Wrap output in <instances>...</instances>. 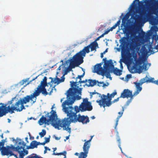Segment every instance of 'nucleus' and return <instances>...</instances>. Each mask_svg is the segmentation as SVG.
Instances as JSON below:
<instances>
[{"label":"nucleus","instance_id":"obj_1","mask_svg":"<svg viewBox=\"0 0 158 158\" xmlns=\"http://www.w3.org/2000/svg\"><path fill=\"white\" fill-rule=\"evenodd\" d=\"M72 89H70L69 91ZM72 91H70L67 95V99L62 104V110L66 114L68 117L65 118L62 120H58L56 112L55 110H52L50 112V124H51L55 128L58 130L60 129L62 127L63 130L68 131V132L71 131V128H69L71 123H73L72 121V118L70 117L71 113L69 108V105L74 102V96H73Z\"/></svg>","mask_w":158,"mask_h":158},{"label":"nucleus","instance_id":"obj_2","mask_svg":"<svg viewBox=\"0 0 158 158\" xmlns=\"http://www.w3.org/2000/svg\"><path fill=\"white\" fill-rule=\"evenodd\" d=\"M6 139H2L0 142V151H1L2 155L9 156H14L16 158H21L20 157L19 151L23 152L24 148H25L26 143L21 139L17 138L16 143H17V146L16 147L12 144L5 147L4 145Z\"/></svg>","mask_w":158,"mask_h":158},{"label":"nucleus","instance_id":"obj_3","mask_svg":"<svg viewBox=\"0 0 158 158\" xmlns=\"http://www.w3.org/2000/svg\"><path fill=\"white\" fill-rule=\"evenodd\" d=\"M73 104L69 105V108L71 113L70 116L72 118V120L73 123L79 122L84 124L89 123V120L87 116L81 115L79 114H77L80 112V110L82 112L86 110H91L93 109V107L91 106V103H82L81 105L79 106V107L76 106L74 108L72 106Z\"/></svg>","mask_w":158,"mask_h":158},{"label":"nucleus","instance_id":"obj_4","mask_svg":"<svg viewBox=\"0 0 158 158\" xmlns=\"http://www.w3.org/2000/svg\"><path fill=\"white\" fill-rule=\"evenodd\" d=\"M102 63H100L96 64L94 67V73L101 75L102 76L105 75L107 78H109L110 80L112 77L110 76V73H113L114 74L117 76H120L122 74V70L114 68L113 63L112 60H109L107 63H105L106 67L105 70L102 67Z\"/></svg>","mask_w":158,"mask_h":158},{"label":"nucleus","instance_id":"obj_5","mask_svg":"<svg viewBox=\"0 0 158 158\" xmlns=\"http://www.w3.org/2000/svg\"><path fill=\"white\" fill-rule=\"evenodd\" d=\"M77 80L75 82L73 81H70V83L71 88H70L68 89V90H67V92L66 94V95L67 96V94L69 93V92L70 91H69L70 89V88L72 89L70 91H72V93H73V96L74 97V102L76 99L78 100L81 99V97L79 96V95H81V88H79V89H78L76 88V87H76L77 86Z\"/></svg>","mask_w":158,"mask_h":158},{"label":"nucleus","instance_id":"obj_6","mask_svg":"<svg viewBox=\"0 0 158 158\" xmlns=\"http://www.w3.org/2000/svg\"><path fill=\"white\" fill-rule=\"evenodd\" d=\"M83 55L79 52L76 54L73 57V60L70 62V65L73 68H75V66H77L78 65L83 63Z\"/></svg>","mask_w":158,"mask_h":158},{"label":"nucleus","instance_id":"obj_7","mask_svg":"<svg viewBox=\"0 0 158 158\" xmlns=\"http://www.w3.org/2000/svg\"><path fill=\"white\" fill-rule=\"evenodd\" d=\"M117 94L116 92L115 91L114 92L110 94V97L109 98V101H106L107 97L106 95L102 94L103 98H102V100H97L96 102L98 103L101 107L103 106L104 107L105 106H109L112 104L111 101V98H113Z\"/></svg>","mask_w":158,"mask_h":158},{"label":"nucleus","instance_id":"obj_8","mask_svg":"<svg viewBox=\"0 0 158 158\" xmlns=\"http://www.w3.org/2000/svg\"><path fill=\"white\" fill-rule=\"evenodd\" d=\"M59 73V72L57 71L56 73V77L54 78H52L50 77V79H51V81L50 82V87H52V89L50 91V94L53 92V90H54L56 91V89L55 88V86L61 82H63L64 81L65 78L63 76L61 77V79L57 77V75Z\"/></svg>","mask_w":158,"mask_h":158},{"label":"nucleus","instance_id":"obj_9","mask_svg":"<svg viewBox=\"0 0 158 158\" xmlns=\"http://www.w3.org/2000/svg\"><path fill=\"white\" fill-rule=\"evenodd\" d=\"M93 137V136H91L90 139L88 140H86V139L84 140V141L85 142L83 147L84 152H80V155L79 157V158H86L87 156L89 149L90 147V142L91 141Z\"/></svg>","mask_w":158,"mask_h":158},{"label":"nucleus","instance_id":"obj_10","mask_svg":"<svg viewBox=\"0 0 158 158\" xmlns=\"http://www.w3.org/2000/svg\"><path fill=\"white\" fill-rule=\"evenodd\" d=\"M36 99L37 98L34 92L30 95L26 96L22 98H20L23 105L28 103L30 100L32 102V103H34L36 102Z\"/></svg>","mask_w":158,"mask_h":158},{"label":"nucleus","instance_id":"obj_11","mask_svg":"<svg viewBox=\"0 0 158 158\" xmlns=\"http://www.w3.org/2000/svg\"><path fill=\"white\" fill-rule=\"evenodd\" d=\"M46 86L42 85H39L36 88V89L35 90L34 93L37 97L39 96L40 93L46 96L48 94V93L46 90L45 88V87Z\"/></svg>","mask_w":158,"mask_h":158},{"label":"nucleus","instance_id":"obj_12","mask_svg":"<svg viewBox=\"0 0 158 158\" xmlns=\"http://www.w3.org/2000/svg\"><path fill=\"white\" fill-rule=\"evenodd\" d=\"M154 10L152 9H150L148 13L143 11L142 13L140 14V18L141 19L144 20H152L153 17L152 14Z\"/></svg>","mask_w":158,"mask_h":158},{"label":"nucleus","instance_id":"obj_13","mask_svg":"<svg viewBox=\"0 0 158 158\" xmlns=\"http://www.w3.org/2000/svg\"><path fill=\"white\" fill-rule=\"evenodd\" d=\"M141 44L138 41H134L132 40V42L130 44V48L132 51L136 50L138 51L140 50Z\"/></svg>","mask_w":158,"mask_h":158},{"label":"nucleus","instance_id":"obj_14","mask_svg":"<svg viewBox=\"0 0 158 158\" xmlns=\"http://www.w3.org/2000/svg\"><path fill=\"white\" fill-rule=\"evenodd\" d=\"M134 96V94H132V91H130L129 89H124L123 92L121 94L120 98H129L133 97Z\"/></svg>","mask_w":158,"mask_h":158},{"label":"nucleus","instance_id":"obj_15","mask_svg":"<svg viewBox=\"0 0 158 158\" xmlns=\"http://www.w3.org/2000/svg\"><path fill=\"white\" fill-rule=\"evenodd\" d=\"M19 152L20 153V157L21 158H24V156L27 155L28 153V151L26 150L25 148H24L23 152L19 151ZM32 155H34V156H32L31 155H29L27 156L26 158H39V156L36 154L33 153Z\"/></svg>","mask_w":158,"mask_h":158},{"label":"nucleus","instance_id":"obj_16","mask_svg":"<svg viewBox=\"0 0 158 158\" xmlns=\"http://www.w3.org/2000/svg\"><path fill=\"white\" fill-rule=\"evenodd\" d=\"M13 107L15 108V110L19 112L22 111L23 109H25L20 99L15 103L14 106L13 105Z\"/></svg>","mask_w":158,"mask_h":158},{"label":"nucleus","instance_id":"obj_17","mask_svg":"<svg viewBox=\"0 0 158 158\" xmlns=\"http://www.w3.org/2000/svg\"><path fill=\"white\" fill-rule=\"evenodd\" d=\"M126 37H124L119 40L121 44V48L123 51H125L126 49L127 43L126 41Z\"/></svg>","mask_w":158,"mask_h":158},{"label":"nucleus","instance_id":"obj_18","mask_svg":"<svg viewBox=\"0 0 158 158\" xmlns=\"http://www.w3.org/2000/svg\"><path fill=\"white\" fill-rule=\"evenodd\" d=\"M134 83L135 85L136 89V91L134 93V95L135 96L141 91L142 87L141 86L142 85L139 82H134Z\"/></svg>","mask_w":158,"mask_h":158},{"label":"nucleus","instance_id":"obj_19","mask_svg":"<svg viewBox=\"0 0 158 158\" xmlns=\"http://www.w3.org/2000/svg\"><path fill=\"white\" fill-rule=\"evenodd\" d=\"M8 111L6 108V105L2 103V105L0 106V117L6 115Z\"/></svg>","mask_w":158,"mask_h":158},{"label":"nucleus","instance_id":"obj_20","mask_svg":"<svg viewBox=\"0 0 158 158\" xmlns=\"http://www.w3.org/2000/svg\"><path fill=\"white\" fill-rule=\"evenodd\" d=\"M49 121V118L47 119L46 117H44L43 115L42 116L41 118L38 121V123L40 125L43 124L44 123L45 124H49L48 122Z\"/></svg>","mask_w":158,"mask_h":158},{"label":"nucleus","instance_id":"obj_21","mask_svg":"<svg viewBox=\"0 0 158 158\" xmlns=\"http://www.w3.org/2000/svg\"><path fill=\"white\" fill-rule=\"evenodd\" d=\"M134 59L135 63V66L137 68H139V66H141V65L143 63V60L142 58L137 59V55L136 54L134 57Z\"/></svg>","mask_w":158,"mask_h":158},{"label":"nucleus","instance_id":"obj_22","mask_svg":"<svg viewBox=\"0 0 158 158\" xmlns=\"http://www.w3.org/2000/svg\"><path fill=\"white\" fill-rule=\"evenodd\" d=\"M4 105H6V110H7L8 113H10V114H12L14 112V111L15 108L13 107V104H12L11 106L9 105L7 107H6L7 105L6 104H5Z\"/></svg>","mask_w":158,"mask_h":158},{"label":"nucleus","instance_id":"obj_23","mask_svg":"<svg viewBox=\"0 0 158 158\" xmlns=\"http://www.w3.org/2000/svg\"><path fill=\"white\" fill-rule=\"evenodd\" d=\"M91 48V51H92L94 50L96 51L97 48H98V43H95L94 42L91 43L89 45Z\"/></svg>","mask_w":158,"mask_h":158},{"label":"nucleus","instance_id":"obj_24","mask_svg":"<svg viewBox=\"0 0 158 158\" xmlns=\"http://www.w3.org/2000/svg\"><path fill=\"white\" fill-rule=\"evenodd\" d=\"M53 153L52 154V155H58V156L60 155H62L64 156V158H66V154H67V152L66 151H64L63 152L56 153L55 152V151L56 150L57 148H53Z\"/></svg>","mask_w":158,"mask_h":158},{"label":"nucleus","instance_id":"obj_25","mask_svg":"<svg viewBox=\"0 0 158 158\" xmlns=\"http://www.w3.org/2000/svg\"><path fill=\"white\" fill-rule=\"evenodd\" d=\"M88 82L89 84H85V85H86L88 87H89L90 86L93 87L97 83V81L90 79L88 80Z\"/></svg>","mask_w":158,"mask_h":158},{"label":"nucleus","instance_id":"obj_26","mask_svg":"<svg viewBox=\"0 0 158 158\" xmlns=\"http://www.w3.org/2000/svg\"><path fill=\"white\" fill-rule=\"evenodd\" d=\"M90 48V47L89 45L88 46L85 47L80 52H81V53L82 54H83V56H85L86 53H88L89 52Z\"/></svg>","mask_w":158,"mask_h":158},{"label":"nucleus","instance_id":"obj_27","mask_svg":"<svg viewBox=\"0 0 158 158\" xmlns=\"http://www.w3.org/2000/svg\"><path fill=\"white\" fill-rule=\"evenodd\" d=\"M97 85L99 86H102L103 87H104L105 86H108L109 84L108 82H107L106 84L104 83L103 81H97Z\"/></svg>","mask_w":158,"mask_h":158},{"label":"nucleus","instance_id":"obj_28","mask_svg":"<svg viewBox=\"0 0 158 158\" xmlns=\"http://www.w3.org/2000/svg\"><path fill=\"white\" fill-rule=\"evenodd\" d=\"M147 83L152 82L155 84H158V80L154 81V78H147Z\"/></svg>","mask_w":158,"mask_h":158},{"label":"nucleus","instance_id":"obj_29","mask_svg":"<svg viewBox=\"0 0 158 158\" xmlns=\"http://www.w3.org/2000/svg\"><path fill=\"white\" fill-rule=\"evenodd\" d=\"M30 145L32 149L37 148L38 146L37 142L35 140L32 141L30 143Z\"/></svg>","mask_w":158,"mask_h":158},{"label":"nucleus","instance_id":"obj_30","mask_svg":"<svg viewBox=\"0 0 158 158\" xmlns=\"http://www.w3.org/2000/svg\"><path fill=\"white\" fill-rule=\"evenodd\" d=\"M139 2V0H134L132 3L131 6V9L132 10H134L135 7L137 6V3L138 2Z\"/></svg>","mask_w":158,"mask_h":158},{"label":"nucleus","instance_id":"obj_31","mask_svg":"<svg viewBox=\"0 0 158 158\" xmlns=\"http://www.w3.org/2000/svg\"><path fill=\"white\" fill-rule=\"evenodd\" d=\"M148 64V63H143L142 66H139V69L141 70H147L148 68L147 67V65Z\"/></svg>","mask_w":158,"mask_h":158},{"label":"nucleus","instance_id":"obj_32","mask_svg":"<svg viewBox=\"0 0 158 158\" xmlns=\"http://www.w3.org/2000/svg\"><path fill=\"white\" fill-rule=\"evenodd\" d=\"M40 85H47V77H44V78L43 80L41 81L40 84Z\"/></svg>","mask_w":158,"mask_h":158},{"label":"nucleus","instance_id":"obj_33","mask_svg":"<svg viewBox=\"0 0 158 158\" xmlns=\"http://www.w3.org/2000/svg\"><path fill=\"white\" fill-rule=\"evenodd\" d=\"M95 94H97L99 95V97H101V99L102 100V98H103L101 96V94H99L97 92H90V98H91L93 97V95Z\"/></svg>","mask_w":158,"mask_h":158},{"label":"nucleus","instance_id":"obj_34","mask_svg":"<svg viewBox=\"0 0 158 158\" xmlns=\"http://www.w3.org/2000/svg\"><path fill=\"white\" fill-rule=\"evenodd\" d=\"M147 78L148 77L146 76L145 78L141 79L140 80V82L139 83L141 84L142 85L143 83L145 82H147Z\"/></svg>","mask_w":158,"mask_h":158},{"label":"nucleus","instance_id":"obj_35","mask_svg":"<svg viewBox=\"0 0 158 158\" xmlns=\"http://www.w3.org/2000/svg\"><path fill=\"white\" fill-rule=\"evenodd\" d=\"M46 134V131L44 130H43L42 131L40 132L39 133V135L41 137H43Z\"/></svg>","mask_w":158,"mask_h":158},{"label":"nucleus","instance_id":"obj_36","mask_svg":"<svg viewBox=\"0 0 158 158\" xmlns=\"http://www.w3.org/2000/svg\"><path fill=\"white\" fill-rule=\"evenodd\" d=\"M117 141H118V146L119 148L121 149V150H122V148L121 147V144H121L120 139V137L118 136H117Z\"/></svg>","mask_w":158,"mask_h":158},{"label":"nucleus","instance_id":"obj_37","mask_svg":"<svg viewBox=\"0 0 158 158\" xmlns=\"http://www.w3.org/2000/svg\"><path fill=\"white\" fill-rule=\"evenodd\" d=\"M124 111V109L123 107L122 111L121 112H119L118 113V114H119V115L117 117V118H118L119 119L122 116L123 113Z\"/></svg>","mask_w":158,"mask_h":158},{"label":"nucleus","instance_id":"obj_38","mask_svg":"<svg viewBox=\"0 0 158 158\" xmlns=\"http://www.w3.org/2000/svg\"><path fill=\"white\" fill-rule=\"evenodd\" d=\"M141 51L142 53H145L147 52L146 49L144 45H143L141 47Z\"/></svg>","mask_w":158,"mask_h":158},{"label":"nucleus","instance_id":"obj_39","mask_svg":"<svg viewBox=\"0 0 158 158\" xmlns=\"http://www.w3.org/2000/svg\"><path fill=\"white\" fill-rule=\"evenodd\" d=\"M85 74V72L84 71L83 73L81 75H78L77 77L76 78V79L77 80V78H79L80 79V80H81V78L83 77Z\"/></svg>","mask_w":158,"mask_h":158},{"label":"nucleus","instance_id":"obj_40","mask_svg":"<svg viewBox=\"0 0 158 158\" xmlns=\"http://www.w3.org/2000/svg\"><path fill=\"white\" fill-rule=\"evenodd\" d=\"M27 81V80L26 79H23L21 81H20L19 83L21 85H23Z\"/></svg>","mask_w":158,"mask_h":158},{"label":"nucleus","instance_id":"obj_41","mask_svg":"<svg viewBox=\"0 0 158 158\" xmlns=\"http://www.w3.org/2000/svg\"><path fill=\"white\" fill-rule=\"evenodd\" d=\"M133 99V97L131 98H130L128 100L126 103V105L127 106H128L129 104L131 102L132 99Z\"/></svg>","mask_w":158,"mask_h":158},{"label":"nucleus","instance_id":"obj_42","mask_svg":"<svg viewBox=\"0 0 158 158\" xmlns=\"http://www.w3.org/2000/svg\"><path fill=\"white\" fill-rule=\"evenodd\" d=\"M16 96L14 98H12L10 101H9L8 102V104H9V105L12 104L14 100L16 98Z\"/></svg>","mask_w":158,"mask_h":158},{"label":"nucleus","instance_id":"obj_43","mask_svg":"<svg viewBox=\"0 0 158 158\" xmlns=\"http://www.w3.org/2000/svg\"><path fill=\"white\" fill-rule=\"evenodd\" d=\"M103 60L104 61V69H104V70H105V67L106 66V65L105 64V63L107 62L108 61H109V60H106V58H103Z\"/></svg>","mask_w":158,"mask_h":158},{"label":"nucleus","instance_id":"obj_44","mask_svg":"<svg viewBox=\"0 0 158 158\" xmlns=\"http://www.w3.org/2000/svg\"><path fill=\"white\" fill-rule=\"evenodd\" d=\"M119 120V119H118V118H116V123H115V127H114V129L115 130H117V127L118 125V122Z\"/></svg>","mask_w":158,"mask_h":158},{"label":"nucleus","instance_id":"obj_45","mask_svg":"<svg viewBox=\"0 0 158 158\" xmlns=\"http://www.w3.org/2000/svg\"><path fill=\"white\" fill-rule=\"evenodd\" d=\"M91 103L90 102L88 101V99L87 98H85L83 100V102L82 103Z\"/></svg>","mask_w":158,"mask_h":158},{"label":"nucleus","instance_id":"obj_46","mask_svg":"<svg viewBox=\"0 0 158 158\" xmlns=\"http://www.w3.org/2000/svg\"><path fill=\"white\" fill-rule=\"evenodd\" d=\"M45 150L44 151V153L45 154L47 153V150H49V148L48 147L45 146L44 147Z\"/></svg>","mask_w":158,"mask_h":158},{"label":"nucleus","instance_id":"obj_47","mask_svg":"<svg viewBox=\"0 0 158 158\" xmlns=\"http://www.w3.org/2000/svg\"><path fill=\"white\" fill-rule=\"evenodd\" d=\"M45 140L44 142V143L45 144L46 143H47L49 142V137H48V138L45 137Z\"/></svg>","mask_w":158,"mask_h":158},{"label":"nucleus","instance_id":"obj_48","mask_svg":"<svg viewBox=\"0 0 158 158\" xmlns=\"http://www.w3.org/2000/svg\"><path fill=\"white\" fill-rule=\"evenodd\" d=\"M88 81V80H87V79H85V80H83V81H81V80H79V81H78V82H79L80 84H81L82 83H85V82H87V81Z\"/></svg>","mask_w":158,"mask_h":158},{"label":"nucleus","instance_id":"obj_49","mask_svg":"<svg viewBox=\"0 0 158 158\" xmlns=\"http://www.w3.org/2000/svg\"><path fill=\"white\" fill-rule=\"evenodd\" d=\"M117 26H116V25H114L113 26H112V27H111L109 29L110 31H112L114 29H115L116 27Z\"/></svg>","mask_w":158,"mask_h":158},{"label":"nucleus","instance_id":"obj_50","mask_svg":"<svg viewBox=\"0 0 158 158\" xmlns=\"http://www.w3.org/2000/svg\"><path fill=\"white\" fill-rule=\"evenodd\" d=\"M121 22V20L120 19H119L116 23H115L114 25H116V26L117 27V26H119V25L120 24V23Z\"/></svg>","mask_w":158,"mask_h":158},{"label":"nucleus","instance_id":"obj_51","mask_svg":"<svg viewBox=\"0 0 158 158\" xmlns=\"http://www.w3.org/2000/svg\"><path fill=\"white\" fill-rule=\"evenodd\" d=\"M106 96L107 97V99L106 100V101H109V98L110 97V94L107 93Z\"/></svg>","mask_w":158,"mask_h":158},{"label":"nucleus","instance_id":"obj_52","mask_svg":"<svg viewBox=\"0 0 158 158\" xmlns=\"http://www.w3.org/2000/svg\"><path fill=\"white\" fill-rule=\"evenodd\" d=\"M37 144H38V145H44L45 144V143H44V142H43V143H40L39 142H37Z\"/></svg>","mask_w":158,"mask_h":158},{"label":"nucleus","instance_id":"obj_53","mask_svg":"<svg viewBox=\"0 0 158 158\" xmlns=\"http://www.w3.org/2000/svg\"><path fill=\"white\" fill-rule=\"evenodd\" d=\"M28 134H29V135L30 136V139H34V137L33 136H31L30 133L29 132L28 133Z\"/></svg>","mask_w":158,"mask_h":158},{"label":"nucleus","instance_id":"obj_54","mask_svg":"<svg viewBox=\"0 0 158 158\" xmlns=\"http://www.w3.org/2000/svg\"><path fill=\"white\" fill-rule=\"evenodd\" d=\"M110 31L109 29H108L107 30L105 31L103 33L105 35L106 34H107Z\"/></svg>","mask_w":158,"mask_h":158},{"label":"nucleus","instance_id":"obj_55","mask_svg":"<svg viewBox=\"0 0 158 158\" xmlns=\"http://www.w3.org/2000/svg\"><path fill=\"white\" fill-rule=\"evenodd\" d=\"M26 149H32V148H31V145L30 144V146H27Z\"/></svg>","mask_w":158,"mask_h":158},{"label":"nucleus","instance_id":"obj_56","mask_svg":"<svg viewBox=\"0 0 158 158\" xmlns=\"http://www.w3.org/2000/svg\"><path fill=\"white\" fill-rule=\"evenodd\" d=\"M100 38L99 36L98 37V38H97V39L94 41V42L95 43H97V40H99Z\"/></svg>","mask_w":158,"mask_h":158},{"label":"nucleus","instance_id":"obj_57","mask_svg":"<svg viewBox=\"0 0 158 158\" xmlns=\"http://www.w3.org/2000/svg\"><path fill=\"white\" fill-rule=\"evenodd\" d=\"M127 77L128 78H130L131 77V74H128Z\"/></svg>","mask_w":158,"mask_h":158},{"label":"nucleus","instance_id":"obj_58","mask_svg":"<svg viewBox=\"0 0 158 158\" xmlns=\"http://www.w3.org/2000/svg\"><path fill=\"white\" fill-rule=\"evenodd\" d=\"M75 155H76V156H78V158H79V156L80 155V154H79V153H78L77 152H76L75 153Z\"/></svg>","mask_w":158,"mask_h":158},{"label":"nucleus","instance_id":"obj_59","mask_svg":"<svg viewBox=\"0 0 158 158\" xmlns=\"http://www.w3.org/2000/svg\"><path fill=\"white\" fill-rule=\"evenodd\" d=\"M108 48H106L105 50L103 52V53L104 54H105L106 52H107V51H108Z\"/></svg>","mask_w":158,"mask_h":158},{"label":"nucleus","instance_id":"obj_60","mask_svg":"<svg viewBox=\"0 0 158 158\" xmlns=\"http://www.w3.org/2000/svg\"><path fill=\"white\" fill-rule=\"evenodd\" d=\"M103 54H104L103 53H101V57L102 58H103Z\"/></svg>","mask_w":158,"mask_h":158},{"label":"nucleus","instance_id":"obj_61","mask_svg":"<svg viewBox=\"0 0 158 158\" xmlns=\"http://www.w3.org/2000/svg\"><path fill=\"white\" fill-rule=\"evenodd\" d=\"M104 35H105L103 33L101 35H100L99 36L100 38H101L102 37H103L104 36Z\"/></svg>","mask_w":158,"mask_h":158},{"label":"nucleus","instance_id":"obj_62","mask_svg":"<svg viewBox=\"0 0 158 158\" xmlns=\"http://www.w3.org/2000/svg\"><path fill=\"white\" fill-rule=\"evenodd\" d=\"M28 139V138L27 137H26L25 138V140L26 141V142L27 143L29 142Z\"/></svg>","mask_w":158,"mask_h":158},{"label":"nucleus","instance_id":"obj_63","mask_svg":"<svg viewBox=\"0 0 158 158\" xmlns=\"http://www.w3.org/2000/svg\"><path fill=\"white\" fill-rule=\"evenodd\" d=\"M61 65H60L59 67L57 69V70L58 71V70H60L61 69Z\"/></svg>","mask_w":158,"mask_h":158},{"label":"nucleus","instance_id":"obj_64","mask_svg":"<svg viewBox=\"0 0 158 158\" xmlns=\"http://www.w3.org/2000/svg\"><path fill=\"white\" fill-rule=\"evenodd\" d=\"M155 48L157 50V51L156 52L158 51V46H156V47H155Z\"/></svg>","mask_w":158,"mask_h":158}]
</instances>
